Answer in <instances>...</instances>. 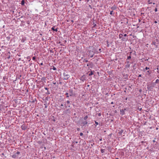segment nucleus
Returning a JSON list of instances; mask_svg holds the SVG:
<instances>
[{"instance_id": "nucleus-29", "label": "nucleus", "mask_w": 159, "mask_h": 159, "mask_svg": "<svg viewBox=\"0 0 159 159\" xmlns=\"http://www.w3.org/2000/svg\"><path fill=\"white\" fill-rule=\"evenodd\" d=\"M7 39L8 40H9L10 39V37H7Z\"/></svg>"}, {"instance_id": "nucleus-42", "label": "nucleus", "mask_w": 159, "mask_h": 159, "mask_svg": "<svg viewBox=\"0 0 159 159\" xmlns=\"http://www.w3.org/2000/svg\"><path fill=\"white\" fill-rule=\"evenodd\" d=\"M127 34H124V36L125 37H126V36H127Z\"/></svg>"}, {"instance_id": "nucleus-46", "label": "nucleus", "mask_w": 159, "mask_h": 159, "mask_svg": "<svg viewBox=\"0 0 159 159\" xmlns=\"http://www.w3.org/2000/svg\"><path fill=\"white\" fill-rule=\"evenodd\" d=\"M85 1L87 2H88L89 1V0H86Z\"/></svg>"}, {"instance_id": "nucleus-6", "label": "nucleus", "mask_w": 159, "mask_h": 159, "mask_svg": "<svg viewBox=\"0 0 159 159\" xmlns=\"http://www.w3.org/2000/svg\"><path fill=\"white\" fill-rule=\"evenodd\" d=\"M80 80L83 82H84V81L86 80L85 77H84V75H83L81 77Z\"/></svg>"}, {"instance_id": "nucleus-23", "label": "nucleus", "mask_w": 159, "mask_h": 159, "mask_svg": "<svg viewBox=\"0 0 159 159\" xmlns=\"http://www.w3.org/2000/svg\"><path fill=\"white\" fill-rule=\"evenodd\" d=\"M131 58V56L130 55L129 56L127 57V59H130Z\"/></svg>"}, {"instance_id": "nucleus-1", "label": "nucleus", "mask_w": 159, "mask_h": 159, "mask_svg": "<svg viewBox=\"0 0 159 159\" xmlns=\"http://www.w3.org/2000/svg\"><path fill=\"white\" fill-rule=\"evenodd\" d=\"M90 124L89 123L88 121L87 120H84L83 119L81 120V122L80 123V125L82 127H83L85 126L86 125H89Z\"/></svg>"}, {"instance_id": "nucleus-41", "label": "nucleus", "mask_w": 159, "mask_h": 159, "mask_svg": "<svg viewBox=\"0 0 159 159\" xmlns=\"http://www.w3.org/2000/svg\"><path fill=\"white\" fill-rule=\"evenodd\" d=\"M157 70H158V71H157V72L158 73L159 72V69L158 68H157Z\"/></svg>"}, {"instance_id": "nucleus-52", "label": "nucleus", "mask_w": 159, "mask_h": 159, "mask_svg": "<svg viewBox=\"0 0 159 159\" xmlns=\"http://www.w3.org/2000/svg\"><path fill=\"white\" fill-rule=\"evenodd\" d=\"M124 93H126V91L125 90H124Z\"/></svg>"}, {"instance_id": "nucleus-57", "label": "nucleus", "mask_w": 159, "mask_h": 159, "mask_svg": "<svg viewBox=\"0 0 159 159\" xmlns=\"http://www.w3.org/2000/svg\"><path fill=\"white\" fill-rule=\"evenodd\" d=\"M64 42H65V43H66V40H64Z\"/></svg>"}, {"instance_id": "nucleus-2", "label": "nucleus", "mask_w": 159, "mask_h": 159, "mask_svg": "<svg viewBox=\"0 0 159 159\" xmlns=\"http://www.w3.org/2000/svg\"><path fill=\"white\" fill-rule=\"evenodd\" d=\"M63 75L65 78L63 79L64 80H67L70 77V75L67 74L66 72L65 71L63 73Z\"/></svg>"}, {"instance_id": "nucleus-39", "label": "nucleus", "mask_w": 159, "mask_h": 159, "mask_svg": "<svg viewBox=\"0 0 159 159\" xmlns=\"http://www.w3.org/2000/svg\"><path fill=\"white\" fill-rule=\"evenodd\" d=\"M142 91V90L141 89H140L139 90V92L141 93Z\"/></svg>"}, {"instance_id": "nucleus-12", "label": "nucleus", "mask_w": 159, "mask_h": 159, "mask_svg": "<svg viewBox=\"0 0 159 159\" xmlns=\"http://www.w3.org/2000/svg\"><path fill=\"white\" fill-rule=\"evenodd\" d=\"M17 157V156L16 154L13 155L12 156V157L13 158H16V157Z\"/></svg>"}, {"instance_id": "nucleus-47", "label": "nucleus", "mask_w": 159, "mask_h": 159, "mask_svg": "<svg viewBox=\"0 0 159 159\" xmlns=\"http://www.w3.org/2000/svg\"><path fill=\"white\" fill-rule=\"evenodd\" d=\"M154 22L155 23H157V22L156 21H155Z\"/></svg>"}, {"instance_id": "nucleus-19", "label": "nucleus", "mask_w": 159, "mask_h": 159, "mask_svg": "<svg viewBox=\"0 0 159 159\" xmlns=\"http://www.w3.org/2000/svg\"><path fill=\"white\" fill-rule=\"evenodd\" d=\"M113 11H111L110 12V14L111 15H114V13H113Z\"/></svg>"}, {"instance_id": "nucleus-51", "label": "nucleus", "mask_w": 159, "mask_h": 159, "mask_svg": "<svg viewBox=\"0 0 159 159\" xmlns=\"http://www.w3.org/2000/svg\"><path fill=\"white\" fill-rule=\"evenodd\" d=\"M142 108H140L139 109V110L140 111H141L142 110Z\"/></svg>"}, {"instance_id": "nucleus-7", "label": "nucleus", "mask_w": 159, "mask_h": 159, "mask_svg": "<svg viewBox=\"0 0 159 159\" xmlns=\"http://www.w3.org/2000/svg\"><path fill=\"white\" fill-rule=\"evenodd\" d=\"M74 95V93H73V91L72 90H70V93H69V95L70 96H73Z\"/></svg>"}, {"instance_id": "nucleus-40", "label": "nucleus", "mask_w": 159, "mask_h": 159, "mask_svg": "<svg viewBox=\"0 0 159 159\" xmlns=\"http://www.w3.org/2000/svg\"><path fill=\"white\" fill-rule=\"evenodd\" d=\"M142 76V75H139V76H138V77H141Z\"/></svg>"}, {"instance_id": "nucleus-25", "label": "nucleus", "mask_w": 159, "mask_h": 159, "mask_svg": "<svg viewBox=\"0 0 159 159\" xmlns=\"http://www.w3.org/2000/svg\"><path fill=\"white\" fill-rule=\"evenodd\" d=\"M95 124L96 125V126L97 125H98V123L96 121H95Z\"/></svg>"}, {"instance_id": "nucleus-9", "label": "nucleus", "mask_w": 159, "mask_h": 159, "mask_svg": "<svg viewBox=\"0 0 159 159\" xmlns=\"http://www.w3.org/2000/svg\"><path fill=\"white\" fill-rule=\"evenodd\" d=\"M123 132H124V130H121L118 133L120 135H121L122 134V133H123Z\"/></svg>"}, {"instance_id": "nucleus-28", "label": "nucleus", "mask_w": 159, "mask_h": 159, "mask_svg": "<svg viewBox=\"0 0 159 159\" xmlns=\"http://www.w3.org/2000/svg\"><path fill=\"white\" fill-rule=\"evenodd\" d=\"M149 69V68L148 67H146L145 68V69L146 70H148Z\"/></svg>"}, {"instance_id": "nucleus-8", "label": "nucleus", "mask_w": 159, "mask_h": 159, "mask_svg": "<svg viewBox=\"0 0 159 159\" xmlns=\"http://www.w3.org/2000/svg\"><path fill=\"white\" fill-rule=\"evenodd\" d=\"M57 28L55 29L54 28V27H52L51 28V29L52 30L55 31L56 32H57Z\"/></svg>"}, {"instance_id": "nucleus-27", "label": "nucleus", "mask_w": 159, "mask_h": 159, "mask_svg": "<svg viewBox=\"0 0 159 159\" xmlns=\"http://www.w3.org/2000/svg\"><path fill=\"white\" fill-rule=\"evenodd\" d=\"M20 152L18 151V152H17L16 154H16L18 155V154H20Z\"/></svg>"}, {"instance_id": "nucleus-24", "label": "nucleus", "mask_w": 159, "mask_h": 159, "mask_svg": "<svg viewBox=\"0 0 159 159\" xmlns=\"http://www.w3.org/2000/svg\"><path fill=\"white\" fill-rule=\"evenodd\" d=\"M147 72L150 75L151 73V71L150 70H148Z\"/></svg>"}, {"instance_id": "nucleus-59", "label": "nucleus", "mask_w": 159, "mask_h": 159, "mask_svg": "<svg viewBox=\"0 0 159 159\" xmlns=\"http://www.w3.org/2000/svg\"><path fill=\"white\" fill-rule=\"evenodd\" d=\"M64 105V106H65L66 107V104H65Z\"/></svg>"}, {"instance_id": "nucleus-37", "label": "nucleus", "mask_w": 159, "mask_h": 159, "mask_svg": "<svg viewBox=\"0 0 159 159\" xmlns=\"http://www.w3.org/2000/svg\"><path fill=\"white\" fill-rule=\"evenodd\" d=\"M101 114L100 113H99L98 114V116H101Z\"/></svg>"}, {"instance_id": "nucleus-50", "label": "nucleus", "mask_w": 159, "mask_h": 159, "mask_svg": "<svg viewBox=\"0 0 159 159\" xmlns=\"http://www.w3.org/2000/svg\"><path fill=\"white\" fill-rule=\"evenodd\" d=\"M60 45H61V46H64V44H60Z\"/></svg>"}, {"instance_id": "nucleus-43", "label": "nucleus", "mask_w": 159, "mask_h": 159, "mask_svg": "<svg viewBox=\"0 0 159 159\" xmlns=\"http://www.w3.org/2000/svg\"><path fill=\"white\" fill-rule=\"evenodd\" d=\"M53 83L54 84H56V82H53Z\"/></svg>"}, {"instance_id": "nucleus-32", "label": "nucleus", "mask_w": 159, "mask_h": 159, "mask_svg": "<svg viewBox=\"0 0 159 159\" xmlns=\"http://www.w3.org/2000/svg\"><path fill=\"white\" fill-rule=\"evenodd\" d=\"M77 131H79L80 130V128H78L77 129Z\"/></svg>"}, {"instance_id": "nucleus-54", "label": "nucleus", "mask_w": 159, "mask_h": 159, "mask_svg": "<svg viewBox=\"0 0 159 159\" xmlns=\"http://www.w3.org/2000/svg\"><path fill=\"white\" fill-rule=\"evenodd\" d=\"M53 120V121H55V119H53V120Z\"/></svg>"}, {"instance_id": "nucleus-30", "label": "nucleus", "mask_w": 159, "mask_h": 159, "mask_svg": "<svg viewBox=\"0 0 159 159\" xmlns=\"http://www.w3.org/2000/svg\"><path fill=\"white\" fill-rule=\"evenodd\" d=\"M32 59L33 60H34L35 59V57H34L32 58Z\"/></svg>"}, {"instance_id": "nucleus-33", "label": "nucleus", "mask_w": 159, "mask_h": 159, "mask_svg": "<svg viewBox=\"0 0 159 159\" xmlns=\"http://www.w3.org/2000/svg\"><path fill=\"white\" fill-rule=\"evenodd\" d=\"M154 11H155V12H156L157 11V8H155V10H154Z\"/></svg>"}, {"instance_id": "nucleus-11", "label": "nucleus", "mask_w": 159, "mask_h": 159, "mask_svg": "<svg viewBox=\"0 0 159 159\" xmlns=\"http://www.w3.org/2000/svg\"><path fill=\"white\" fill-rule=\"evenodd\" d=\"M107 149H108L109 151L111 150V147L109 146H107L106 147Z\"/></svg>"}, {"instance_id": "nucleus-14", "label": "nucleus", "mask_w": 159, "mask_h": 159, "mask_svg": "<svg viewBox=\"0 0 159 159\" xmlns=\"http://www.w3.org/2000/svg\"><path fill=\"white\" fill-rule=\"evenodd\" d=\"M25 1L24 0H22L21 1V4L22 5H24L25 4Z\"/></svg>"}, {"instance_id": "nucleus-20", "label": "nucleus", "mask_w": 159, "mask_h": 159, "mask_svg": "<svg viewBox=\"0 0 159 159\" xmlns=\"http://www.w3.org/2000/svg\"><path fill=\"white\" fill-rule=\"evenodd\" d=\"M69 93H65V95L66 96V98H69V96L68 95Z\"/></svg>"}, {"instance_id": "nucleus-10", "label": "nucleus", "mask_w": 159, "mask_h": 159, "mask_svg": "<svg viewBox=\"0 0 159 159\" xmlns=\"http://www.w3.org/2000/svg\"><path fill=\"white\" fill-rule=\"evenodd\" d=\"M88 116L87 115H86V116H85L83 118V119H82L83 120H87V119H88Z\"/></svg>"}, {"instance_id": "nucleus-36", "label": "nucleus", "mask_w": 159, "mask_h": 159, "mask_svg": "<svg viewBox=\"0 0 159 159\" xmlns=\"http://www.w3.org/2000/svg\"><path fill=\"white\" fill-rule=\"evenodd\" d=\"M70 102V101L68 100L67 101V104H69Z\"/></svg>"}, {"instance_id": "nucleus-13", "label": "nucleus", "mask_w": 159, "mask_h": 159, "mask_svg": "<svg viewBox=\"0 0 159 159\" xmlns=\"http://www.w3.org/2000/svg\"><path fill=\"white\" fill-rule=\"evenodd\" d=\"M94 72V71H91L90 73H89V76H91V75H93V72Z\"/></svg>"}, {"instance_id": "nucleus-34", "label": "nucleus", "mask_w": 159, "mask_h": 159, "mask_svg": "<svg viewBox=\"0 0 159 159\" xmlns=\"http://www.w3.org/2000/svg\"><path fill=\"white\" fill-rule=\"evenodd\" d=\"M44 105L45 106V108H47V105H46V104H44Z\"/></svg>"}, {"instance_id": "nucleus-60", "label": "nucleus", "mask_w": 159, "mask_h": 159, "mask_svg": "<svg viewBox=\"0 0 159 159\" xmlns=\"http://www.w3.org/2000/svg\"><path fill=\"white\" fill-rule=\"evenodd\" d=\"M158 129V128L157 127V128H156V129L157 130V129Z\"/></svg>"}, {"instance_id": "nucleus-62", "label": "nucleus", "mask_w": 159, "mask_h": 159, "mask_svg": "<svg viewBox=\"0 0 159 159\" xmlns=\"http://www.w3.org/2000/svg\"><path fill=\"white\" fill-rule=\"evenodd\" d=\"M27 24H29V22H27Z\"/></svg>"}, {"instance_id": "nucleus-45", "label": "nucleus", "mask_w": 159, "mask_h": 159, "mask_svg": "<svg viewBox=\"0 0 159 159\" xmlns=\"http://www.w3.org/2000/svg\"><path fill=\"white\" fill-rule=\"evenodd\" d=\"M99 140L100 141H102V138H101L99 139Z\"/></svg>"}, {"instance_id": "nucleus-55", "label": "nucleus", "mask_w": 159, "mask_h": 159, "mask_svg": "<svg viewBox=\"0 0 159 159\" xmlns=\"http://www.w3.org/2000/svg\"><path fill=\"white\" fill-rule=\"evenodd\" d=\"M144 143V141H142V143Z\"/></svg>"}, {"instance_id": "nucleus-49", "label": "nucleus", "mask_w": 159, "mask_h": 159, "mask_svg": "<svg viewBox=\"0 0 159 159\" xmlns=\"http://www.w3.org/2000/svg\"><path fill=\"white\" fill-rule=\"evenodd\" d=\"M99 51L100 52H101V48L99 49Z\"/></svg>"}, {"instance_id": "nucleus-16", "label": "nucleus", "mask_w": 159, "mask_h": 159, "mask_svg": "<svg viewBox=\"0 0 159 159\" xmlns=\"http://www.w3.org/2000/svg\"><path fill=\"white\" fill-rule=\"evenodd\" d=\"M133 68L134 70H135L136 69V64L134 63V65L133 66Z\"/></svg>"}, {"instance_id": "nucleus-4", "label": "nucleus", "mask_w": 159, "mask_h": 159, "mask_svg": "<svg viewBox=\"0 0 159 159\" xmlns=\"http://www.w3.org/2000/svg\"><path fill=\"white\" fill-rule=\"evenodd\" d=\"M27 127L25 124L22 125L21 126V128L23 130H25L27 129Z\"/></svg>"}, {"instance_id": "nucleus-63", "label": "nucleus", "mask_w": 159, "mask_h": 159, "mask_svg": "<svg viewBox=\"0 0 159 159\" xmlns=\"http://www.w3.org/2000/svg\"><path fill=\"white\" fill-rule=\"evenodd\" d=\"M31 64H32L31 63H30V66L31 65Z\"/></svg>"}, {"instance_id": "nucleus-22", "label": "nucleus", "mask_w": 159, "mask_h": 159, "mask_svg": "<svg viewBox=\"0 0 159 159\" xmlns=\"http://www.w3.org/2000/svg\"><path fill=\"white\" fill-rule=\"evenodd\" d=\"M83 62H88V61L85 59L84 60Z\"/></svg>"}, {"instance_id": "nucleus-64", "label": "nucleus", "mask_w": 159, "mask_h": 159, "mask_svg": "<svg viewBox=\"0 0 159 159\" xmlns=\"http://www.w3.org/2000/svg\"><path fill=\"white\" fill-rule=\"evenodd\" d=\"M116 159H119V158H116Z\"/></svg>"}, {"instance_id": "nucleus-38", "label": "nucleus", "mask_w": 159, "mask_h": 159, "mask_svg": "<svg viewBox=\"0 0 159 159\" xmlns=\"http://www.w3.org/2000/svg\"><path fill=\"white\" fill-rule=\"evenodd\" d=\"M44 89L46 90H48V89L47 87H45Z\"/></svg>"}, {"instance_id": "nucleus-18", "label": "nucleus", "mask_w": 159, "mask_h": 159, "mask_svg": "<svg viewBox=\"0 0 159 159\" xmlns=\"http://www.w3.org/2000/svg\"><path fill=\"white\" fill-rule=\"evenodd\" d=\"M7 79V78L6 77V76H4L3 77V80H4V81H6V80Z\"/></svg>"}, {"instance_id": "nucleus-58", "label": "nucleus", "mask_w": 159, "mask_h": 159, "mask_svg": "<svg viewBox=\"0 0 159 159\" xmlns=\"http://www.w3.org/2000/svg\"><path fill=\"white\" fill-rule=\"evenodd\" d=\"M89 65L88 64H87V66H89Z\"/></svg>"}, {"instance_id": "nucleus-26", "label": "nucleus", "mask_w": 159, "mask_h": 159, "mask_svg": "<svg viewBox=\"0 0 159 159\" xmlns=\"http://www.w3.org/2000/svg\"><path fill=\"white\" fill-rule=\"evenodd\" d=\"M52 69H53V70H56V68L54 66H53V67Z\"/></svg>"}, {"instance_id": "nucleus-56", "label": "nucleus", "mask_w": 159, "mask_h": 159, "mask_svg": "<svg viewBox=\"0 0 159 159\" xmlns=\"http://www.w3.org/2000/svg\"><path fill=\"white\" fill-rule=\"evenodd\" d=\"M40 65H43V63H41V64H40Z\"/></svg>"}, {"instance_id": "nucleus-3", "label": "nucleus", "mask_w": 159, "mask_h": 159, "mask_svg": "<svg viewBox=\"0 0 159 159\" xmlns=\"http://www.w3.org/2000/svg\"><path fill=\"white\" fill-rule=\"evenodd\" d=\"M126 110V108H125L124 109H121L120 110V114L122 115H123L125 114V111Z\"/></svg>"}, {"instance_id": "nucleus-61", "label": "nucleus", "mask_w": 159, "mask_h": 159, "mask_svg": "<svg viewBox=\"0 0 159 159\" xmlns=\"http://www.w3.org/2000/svg\"><path fill=\"white\" fill-rule=\"evenodd\" d=\"M109 46V45L108 44L107 46L108 47Z\"/></svg>"}, {"instance_id": "nucleus-44", "label": "nucleus", "mask_w": 159, "mask_h": 159, "mask_svg": "<svg viewBox=\"0 0 159 159\" xmlns=\"http://www.w3.org/2000/svg\"><path fill=\"white\" fill-rule=\"evenodd\" d=\"M96 25V24H93V27H95Z\"/></svg>"}, {"instance_id": "nucleus-53", "label": "nucleus", "mask_w": 159, "mask_h": 159, "mask_svg": "<svg viewBox=\"0 0 159 159\" xmlns=\"http://www.w3.org/2000/svg\"><path fill=\"white\" fill-rule=\"evenodd\" d=\"M114 103L113 102H111V104H113Z\"/></svg>"}, {"instance_id": "nucleus-15", "label": "nucleus", "mask_w": 159, "mask_h": 159, "mask_svg": "<svg viewBox=\"0 0 159 159\" xmlns=\"http://www.w3.org/2000/svg\"><path fill=\"white\" fill-rule=\"evenodd\" d=\"M123 35V34H119V39H121L122 38Z\"/></svg>"}, {"instance_id": "nucleus-17", "label": "nucleus", "mask_w": 159, "mask_h": 159, "mask_svg": "<svg viewBox=\"0 0 159 159\" xmlns=\"http://www.w3.org/2000/svg\"><path fill=\"white\" fill-rule=\"evenodd\" d=\"M105 149H101V152L102 153H103L104 152Z\"/></svg>"}, {"instance_id": "nucleus-21", "label": "nucleus", "mask_w": 159, "mask_h": 159, "mask_svg": "<svg viewBox=\"0 0 159 159\" xmlns=\"http://www.w3.org/2000/svg\"><path fill=\"white\" fill-rule=\"evenodd\" d=\"M155 83L157 84L159 83V80L158 79H157L156 80Z\"/></svg>"}, {"instance_id": "nucleus-48", "label": "nucleus", "mask_w": 159, "mask_h": 159, "mask_svg": "<svg viewBox=\"0 0 159 159\" xmlns=\"http://www.w3.org/2000/svg\"><path fill=\"white\" fill-rule=\"evenodd\" d=\"M61 107H63V104H61V105H60Z\"/></svg>"}, {"instance_id": "nucleus-5", "label": "nucleus", "mask_w": 159, "mask_h": 159, "mask_svg": "<svg viewBox=\"0 0 159 159\" xmlns=\"http://www.w3.org/2000/svg\"><path fill=\"white\" fill-rule=\"evenodd\" d=\"M116 8H117L116 6L115 5H114L112 7H111V10H112V11H113V10H115L116 9Z\"/></svg>"}, {"instance_id": "nucleus-35", "label": "nucleus", "mask_w": 159, "mask_h": 159, "mask_svg": "<svg viewBox=\"0 0 159 159\" xmlns=\"http://www.w3.org/2000/svg\"><path fill=\"white\" fill-rule=\"evenodd\" d=\"M93 55H94V54H93V55H91V56H90V57H91V58H92V57H93Z\"/></svg>"}, {"instance_id": "nucleus-31", "label": "nucleus", "mask_w": 159, "mask_h": 159, "mask_svg": "<svg viewBox=\"0 0 159 159\" xmlns=\"http://www.w3.org/2000/svg\"><path fill=\"white\" fill-rule=\"evenodd\" d=\"M80 136H82L83 135V133H80Z\"/></svg>"}]
</instances>
